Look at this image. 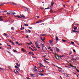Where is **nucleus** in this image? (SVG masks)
<instances>
[{"label": "nucleus", "mask_w": 79, "mask_h": 79, "mask_svg": "<svg viewBox=\"0 0 79 79\" xmlns=\"http://www.w3.org/2000/svg\"><path fill=\"white\" fill-rule=\"evenodd\" d=\"M8 53H10V51H6Z\"/></svg>", "instance_id": "nucleus-44"}, {"label": "nucleus", "mask_w": 79, "mask_h": 79, "mask_svg": "<svg viewBox=\"0 0 79 79\" xmlns=\"http://www.w3.org/2000/svg\"><path fill=\"white\" fill-rule=\"evenodd\" d=\"M32 58H36V57H34V56H32Z\"/></svg>", "instance_id": "nucleus-42"}, {"label": "nucleus", "mask_w": 79, "mask_h": 79, "mask_svg": "<svg viewBox=\"0 0 79 79\" xmlns=\"http://www.w3.org/2000/svg\"><path fill=\"white\" fill-rule=\"evenodd\" d=\"M18 71H19L18 69H15L14 70V72L15 74H17V73H18Z\"/></svg>", "instance_id": "nucleus-1"}, {"label": "nucleus", "mask_w": 79, "mask_h": 79, "mask_svg": "<svg viewBox=\"0 0 79 79\" xmlns=\"http://www.w3.org/2000/svg\"><path fill=\"white\" fill-rule=\"evenodd\" d=\"M75 69H76V70H77V72H79V71L78 70H77V68H75Z\"/></svg>", "instance_id": "nucleus-36"}, {"label": "nucleus", "mask_w": 79, "mask_h": 79, "mask_svg": "<svg viewBox=\"0 0 79 79\" xmlns=\"http://www.w3.org/2000/svg\"><path fill=\"white\" fill-rule=\"evenodd\" d=\"M41 40H42L43 42H45V41L44 40L42 39H41Z\"/></svg>", "instance_id": "nucleus-33"}, {"label": "nucleus", "mask_w": 79, "mask_h": 79, "mask_svg": "<svg viewBox=\"0 0 79 79\" xmlns=\"http://www.w3.org/2000/svg\"><path fill=\"white\" fill-rule=\"evenodd\" d=\"M57 68H58V69H62V68H61L60 67H57Z\"/></svg>", "instance_id": "nucleus-26"}, {"label": "nucleus", "mask_w": 79, "mask_h": 79, "mask_svg": "<svg viewBox=\"0 0 79 79\" xmlns=\"http://www.w3.org/2000/svg\"><path fill=\"white\" fill-rule=\"evenodd\" d=\"M14 52H15V53L16 52H18V51H16L15 50H14Z\"/></svg>", "instance_id": "nucleus-24"}, {"label": "nucleus", "mask_w": 79, "mask_h": 79, "mask_svg": "<svg viewBox=\"0 0 79 79\" xmlns=\"http://www.w3.org/2000/svg\"><path fill=\"white\" fill-rule=\"evenodd\" d=\"M71 54H72V52H70L69 54V55H71Z\"/></svg>", "instance_id": "nucleus-51"}, {"label": "nucleus", "mask_w": 79, "mask_h": 79, "mask_svg": "<svg viewBox=\"0 0 79 79\" xmlns=\"http://www.w3.org/2000/svg\"><path fill=\"white\" fill-rule=\"evenodd\" d=\"M49 42L50 44H52V41L50 40Z\"/></svg>", "instance_id": "nucleus-23"}, {"label": "nucleus", "mask_w": 79, "mask_h": 79, "mask_svg": "<svg viewBox=\"0 0 79 79\" xmlns=\"http://www.w3.org/2000/svg\"><path fill=\"white\" fill-rule=\"evenodd\" d=\"M24 25L25 26H28V24H25Z\"/></svg>", "instance_id": "nucleus-28"}, {"label": "nucleus", "mask_w": 79, "mask_h": 79, "mask_svg": "<svg viewBox=\"0 0 79 79\" xmlns=\"http://www.w3.org/2000/svg\"><path fill=\"white\" fill-rule=\"evenodd\" d=\"M51 5L50 7H52V6H53V4H54V2L52 1L51 3Z\"/></svg>", "instance_id": "nucleus-2"}, {"label": "nucleus", "mask_w": 79, "mask_h": 79, "mask_svg": "<svg viewBox=\"0 0 79 79\" xmlns=\"http://www.w3.org/2000/svg\"><path fill=\"white\" fill-rule=\"evenodd\" d=\"M71 59H72V60H74V58H72Z\"/></svg>", "instance_id": "nucleus-58"}, {"label": "nucleus", "mask_w": 79, "mask_h": 79, "mask_svg": "<svg viewBox=\"0 0 79 79\" xmlns=\"http://www.w3.org/2000/svg\"><path fill=\"white\" fill-rule=\"evenodd\" d=\"M18 18H21V17H20V16H19L18 15Z\"/></svg>", "instance_id": "nucleus-41"}, {"label": "nucleus", "mask_w": 79, "mask_h": 79, "mask_svg": "<svg viewBox=\"0 0 79 79\" xmlns=\"http://www.w3.org/2000/svg\"><path fill=\"white\" fill-rule=\"evenodd\" d=\"M25 32L26 33H28V31H27V30H26V29H25Z\"/></svg>", "instance_id": "nucleus-29"}, {"label": "nucleus", "mask_w": 79, "mask_h": 79, "mask_svg": "<svg viewBox=\"0 0 79 79\" xmlns=\"http://www.w3.org/2000/svg\"><path fill=\"white\" fill-rule=\"evenodd\" d=\"M46 56H46V55H45V56H43V57H44V58H45V57Z\"/></svg>", "instance_id": "nucleus-53"}, {"label": "nucleus", "mask_w": 79, "mask_h": 79, "mask_svg": "<svg viewBox=\"0 0 79 79\" xmlns=\"http://www.w3.org/2000/svg\"><path fill=\"white\" fill-rule=\"evenodd\" d=\"M51 48V47H49V48H48V49H50V48Z\"/></svg>", "instance_id": "nucleus-49"}, {"label": "nucleus", "mask_w": 79, "mask_h": 79, "mask_svg": "<svg viewBox=\"0 0 79 79\" xmlns=\"http://www.w3.org/2000/svg\"><path fill=\"white\" fill-rule=\"evenodd\" d=\"M63 73H64V74L65 76H66V77H68V75H67L66 74L64 73V72H63Z\"/></svg>", "instance_id": "nucleus-5"}, {"label": "nucleus", "mask_w": 79, "mask_h": 79, "mask_svg": "<svg viewBox=\"0 0 79 79\" xmlns=\"http://www.w3.org/2000/svg\"><path fill=\"white\" fill-rule=\"evenodd\" d=\"M11 29V30H14V28H13V27H12Z\"/></svg>", "instance_id": "nucleus-32"}, {"label": "nucleus", "mask_w": 79, "mask_h": 79, "mask_svg": "<svg viewBox=\"0 0 79 79\" xmlns=\"http://www.w3.org/2000/svg\"><path fill=\"white\" fill-rule=\"evenodd\" d=\"M43 39V40H45V37H44Z\"/></svg>", "instance_id": "nucleus-52"}, {"label": "nucleus", "mask_w": 79, "mask_h": 79, "mask_svg": "<svg viewBox=\"0 0 79 79\" xmlns=\"http://www.w3.org/2000/svg\"><path fill=\"white\" fill-rule=\"evenodd\" d=\"M56 56H55V57L56 58V60H57V57H56V56H58V55L56 54Z\"/></svg>", "instance_id": "nucleus-27"}, {"label": "nucleus", "mask_w": 79, "mask_h": 79, "mask_svg": "<svg viewBox=\"0 0 79 79\" xmlns=\"http://www.w3.org/2000/svg\"><path fill=\"white\" fill-rule=\"evenodd\" d=\"M40 73H42V71H39Z\"/></svg>", "instance_id": "nucleus-61"}, {"label": "nucleus", "mask_w": 79, "mask_h": 79, "mask_svg": "<svg viewBox=\"0 0 79 79\" xmlns=\"http://www.w3.org/2000/svg\"><path fill=\"white\" fill-rule=\"evenodd\" d=\"M10 42L12 43L13 45H14V43L13 42H12L11 41H10Z\"/></svg>", "instance_id": "nucleus-25"}, {"label": "nucleus", "mask_w": 79, "mask_h": 79, "mask_svg": "<svg viewBox=\"0 0 79 79\" xmlns=\"http://www.w3.org/2000/svg\"><path fill=\"white\" fill-rule=\"evenodd\" d=\"M18 15H15V17H16V18H18Z\"/></svg>", "instance_id": "nucleus-43"}, {"label": "nucleus", "mask_w": 79, "mask_h": 79, "mask_svg": "<svg viewBox=\"0 0 79 79\" xmlns=\"http://www.w3.org/2000/svg\"><path fill=\"white\" fill-rule=\"evenodd\" d=\"M2 18V16H0V19H1V20H0V21H3V19H1Z\"/></svg>", "instance_id": "nucleus-8"}, {"label": "nucleus", "mask_w": 79, "mask_h": 79, "mask_svg": "<svg viewBox=\"0 0 79 79\" xmlns=\"http://www.w3.org/2000/svg\"><path fill=\"white\" fill-rule=\"evenodd\" d=\"M18 66H20V64H19V65H18Z\"/></svg>", "instance_id": "nucleus-64"}, {"label": "nucleus", "mask_w": 79, "mask_h": 79, "mask_svg": "<svg viewBox=\"0 0 79 79\" xmlns=\"http://www.w3.org/2000/svg\"><path fill=\"white\" fill-rule=\"evenodd\" d=\"M15 68H17V69H18V68H19V67H17L16 66H15Z\"/></svg>", "instance_id": "nucleus-31"}, {"label": "nucleus", "mask_w": 79, "mask_h": 79, "mask_svg": "<svg viewBox=\"0 0 79 79\" xmlns=\"http://www.w3.org/2000/svg\"><path fill=\"white\" fill-rule=\"evenodd\" d=\"M28 28H29V29H32V27H28Z\"/></svg>", "instance_id": "nucleus-55"}, {"label": "nucleus", "mask_w": 79, "mask_h": 79, "mask_svg": "<svg viewBox=\"0 0 79 79\" xmlns=\"http://www.w3.org/2000/svg\"><path fill=\"white\" fill-rule=\"evenodd\" d=\"M44 61H45V62H47V61L45 60H44Z\"/></svg>", "instance_id": "nucleus-62"}, {"label": "nucleus", "mask_w": 79, "mask_h": 79, "mask_svg": "<svg viewBox=\"0 0 79 79\" xmlns=\"http://www.w3.org/2000/svg\"><path fill=\"white\" fill-rule=\"evenodd\" d=\"M16 65L18 66V63H17L16 64Z\"/></svg>", "instance_id": "nucleus-48"}, {"label": "nucleus", "mask_w": 79, "mask_h": 79, "mask_svg": "<svg viewBox=\"0 0 79 79\" xmlns=\"http://www.w3.org/2000/svg\"><path fill=\"white\" fill-rule=\"evenodd\" d=\"M45 34H42L41 35V36H44V35H45Z\"/></svg>", "instance_id": "nucleus-22"}, {"label": "nucleus", "mask_w": 79, "mask_h": 79, "mask_svg": "<svg viewBox=\"0 0 79 79\" xmlns=\"http://www.w3.org/2000/svg\"><path fill=\"white\" fill-rule=\"evenodd\" d=\"M4 12H6V11H1L0 10V13H4Z\"/></svg>", "instance_id": "nucleus-18"}, {"label": "nucleus", "mask_w": 79, "mask_h": 79, "mask_svg": "<svg viewBox=\"0 0 79 79\" xmlns=\"http://www.w3.org/2000/svg\"><path fill=\"white\" fill-rule=\"evenodd\" d=\"M36 23H39V21H37V22H36Z\"/></svg>", "instance_id": "nucleus-57"}, {"label": "nucleus", "mask_w": 79, "mask_h": 79, "mask_svg": "<svg viewBox=\"0 0 79 79\" xmlns=\"http://www.w3.org/2000/svg\"><path fill=\"white\" fill-rule=\"evenodd\" d=\"M30 75L33 76V77H35V76H35V74H30Z\"/></svg>", "instance_id": "nucleus-17"}, {"label": "nucleus", "mask_w": 79, "mask_h": 79, "mask_svg": "<svg viewBox=\"0 0 79 79\" xmlns=\"http://www.w3.org/2000/svg\"><path fill=\"white\" fill-rule=\"evenodd\" d=\"M31 52H29V53H28V54H31Z\"/></svg>", "instance_id": "nucleus-63"}, {"label": "nucleus", "mask_w": 79, "mask_h": 79, "mask_svg": "<svg viewBox=\"0 0 79 79\" xmlns=\"http://www.w3.org/2000/svg\"><path fill=\"white\" fill-rule=\"evenodd\" d=\"M31 50L32 51H33L34 52V50H33V49H32V48H31Z\"/></svg>", "instance_id": "nucleus-45"}, {"label": "nucleus", "mask_w": 79, "mask_h": 79, "mask_svg": "<svg viewBox=\"0 0 79 79\" xmlns=\"http://www.w3.org/2000/svg\"><path fill=\"white\" fill-rule=\"evenodd\" d=\"M62 41H63V42H67L66 40L64 39L62 40Z\"/></svg>", "instance_id": "nucleus-13"}, {"label": "nucleus", "mask_w": 79, "mask_h": 79, "mask_svg": "<svg viewBox=\"0 0 79 79\" xmlns=\"http://www.w3.org/2000/svg\"><path fill=\"white\" fill-rule=\"evenodd\" d=\"M13 13H14V11H13V10H11L10 11V13L11 15H12V14Z\"/></svg>", "instance_id": "nucleus-4"}, {"label": "nucleus", "mask_w": 79, "mask_h": 79, "mask_svg": "<svg viewBox=\"0 0 79 79\" xmlns=\"http://www.w3.org/2000/svg\"><path fill=\"white\" fill-rule=\"evenodd\" d=\"M24 9H25V10H26L27 11H28V9H27V8L25 7H24Z\"/></svg>", "instance_id": "nucleus-16"}, {"label": "nucleus", "mask_w": 79, "mask_h": 79, "mask_svg": "<svg viewBox=\"0 0 79 79\" xmlns=\"http://www.w3.org/2000/svg\"><path fill=\"white\" fill-rule=\"evenodd\" d=\"M31 47H32V48H35V47H33V46H31Z\"/></svg>", "instance_id": "nucleus-54"}, {"label": "nucleus", "mask_w": 79, "mask_h": 79, "mask_svg": "<svg viewBox=\"0 0 79 79\" xmlns=\"http://www.w3.org/2000/svg\"><path fill=\"white\" fill-rule=\"evenodd\" d=\"M13 15H16V13L15 12L13 13Z\"/></svg>", "instance_id": "nucleus-39"}, {"label": "nucleus", "mask_w": 79, "mask_h": 79, "mask_svg": "<svg viewBox=\"0 0 79 79\" xmlns=\"http://www.w3.org/2000/svg\"><path fill=\"white\" fill-rule=\"evenodd\" d=\"M11 3V4H13V5H15V6L17 5V4H15L13 2H12Z\"/></svg>", "instance_id": "nucleus-11"}, {"label": "nucleus", "mask_w": 79, "mask_h": 79, "mask_svg": "<svg viewBox=\"0 0 79 79\" xmlns=\"http://www.w3.org/2000/svg\"><path fill=\"white\" fill-rule=\"evenodd\" d=\"M63 56H64L62 55V56H60V58H61L62 57H63Z\"/></svg>", "instance_id": "nucleus-35"}, {"label": "nucleus", "mask_w": 79, "mask_h": 79, "mask_svg": "<svg viewBox=\"0 0 79 79\" xmlns=\"http://www.w3.org/2000/svg\"><path fill=\"white\" fill-rule=\"evenodd\" d=\"M20 16L21 17V18H25V16H24V15H23V16L21 15Z\"/></svg>", "instance_id": "nucleus-9"}, {"label": "nucleus", "mask_w": 79, "mask_h": 79, "mask_svg": "<svg viewBox=\"0 0 79 79\" xmlns=\"http://www.w3.org/2000/svg\"><path fill=\"white\" fill-rule=\"evenodd\" d=\"M33 70H34L35 71H37V69H35V68H33Z\"/></svg>", "instance_id": "nucleus-6"}, {"label": "nucleus", "mask_w": 79, "mask_h": 79, "mask_svg": "<svg viewBox=\"0 0 79 79\" xmlns=\"http://www.w3.org/2000/svg\"><path fill=\"white\" fill-rule=\"evenodd\" d=\"M72 32H73H73H77V31H75V30H72Z\"/></svg>", "instance_id": "nucleus-12"}, {"label": "nucleus", "mask_w": 79, "mask_h": 79, "mask_svg": "<svg viewBox=\"0 0 79 79\" xmlns=\"http://www.w3.org/2000/svg\"><path fill=\"white\" fill-rule=\"evenodd\" d=\"M35 44L36 45V46H37L38 45V43L37 42H35Z\"/></svg>", "instance_id": "nucleus-15"}, {"label": "nucleus", "mask_w": 79, "mask_h": 79, "mask_svg": "<svg viewBox=\"0 0 79 79\" xmlns=\"http://www.w3.org/2000/svg\"><path fill=\"white\" fill-rule=\"evenodd\" d=\"M73 51L74 52H76V50H75V49H73Z\"/></svg>", "instance_id": "nucleus-40"}, {"label": "nucleus", "mask_w": 79, "mask_h": 79, "mask_svg": "<svg viewBox=\"0 0 79 79\" xmlns=\"http://www.w3.org/2000/svg\"><path fill=\"white\" fill-rule=\"evenodd\" d=\"M28 32H29V33H31V31H30V30H28Z\"/></svg>", "instance_id": "nucleus-38"}, {"label": "nucleus", "mask_w": 79, "mask_h": 79, "mask_svg": "<svg viewBox=\"0 0 79 79\" xmlns=\"http://www.w3.org/2000/svg\"><path fill=\"white\" fill-rule=\"evenodd\" d=\"M42 21V20H40V21H39V23L40 22H41V21Z\"/></svg>", "instance_id": "nucleus-50"}, {"label": "nucleus", "mask_w": 79, "mask_h": 79, "mask_svg": "<svg viewBox=\"0 0 79 79\" xmlns=\"http://www.w3.org/2000/svg\"><path fill=\"white\" fill-rule=\"evenodd\" d=\"M21 50H22V51L23 52H25V51H24V49L23 48H22V49Z\"/></svg>", "instance_id": "nucleus-19"}, {"label": "nucleus", "mask_w": 79, "mask_h": 79, "mask_svg": "<svg viewBox=\"0 0 79 79\" xmlns=\"http://www.w3.org/2000/svg\"><path fill=\"white\" fill-rule=\"evenodd\" d=\"M71 44H74V42H71Z\"/></svg>", "instance_id": "nucleus-34"}, {"label": "nucleus", "mask_w": 79, "mask_h": 79, "mask_svg": "<svg viewBox=\"0 0 79 79\" xmlns=\"http://www.w3.org/2000/svg\"><path fill=\"white\" fill-rule=\"evenodd\" d=\"M70 66H71V67H73V65H72V64H71L70 65Z\"/></svg>", "instance_id": "nucleus-59"}, {"label": "nucleus", "mask_w": 79, "mask_h": 79, "mask_svg": "<svg viewBox=\"0 0 79 79\" xmlns=\"http://www.w3.org/2000/svg\"><path fill=\"white\" fill-rule=\"evenodd\" d=\"M26 38H29V35H27V36H26Z\"/></svg>", "instance_id": "nucleus-46"}, {"label": "nucleus", "mask_w": 79, "mask_h": 79, "mask_svg": "<svg viewBox=\"0 0 79 79\" xmlns=\"http://www.w3.org/2000/svg\"><path fill=\"white\" fill-rule=\"evenodd\" d=\"M4 35L5 36H6V37H7L8 36V35L7 34H6V33H4Z\"/></svg>", "instance_id": "nucleus-21"}, {"label": "nucleus", "mask_w": 79, "mask_h": 79, "mask_svg": "<svg viewBox=\"0 0 79 79\" xmlns=\"http://www.w3.org/2000/svg\"><path fill=\"white\" fill-rule=\"evenodd\" d=\"M56 50L57 52H60V50H59V48H58L56 47Z\"/></svg>", "instance_id": "nucleus-3"}, {"label": "nucleus", "mask_w": 79, "mask_h": 79, "mask_svg": "<svg viewBox=\"0 0 79 79\" xmlns=\"http://www.w3.org/2000/svg\"><path fill=\"white\" fill-rule=\"evenodd\" d=\"M56 40H58V37H57V36L56 37Z\"/></svg>", "instance_id": "nucleus-14"}, {"label": "nucleus", "mask_w": 79, "mask_h": 79, "mask_svg": "<svg viewBox=\"0 0 79 79\" xmlns=\"http://www.w3.org/2000/svg\"><path fill=\"white\" fill-rule=\"evenodd\" d=\"M2 5H5V3H3V4H2V3H0V6H2Z\"/></svg>", "instance_id": "nucleus-30"}, {"label": "nucleus", "mask_w": 79, "mask_h": 79, "mask_svg": "<svg viewBox=\"0 0 79 79\" xmlns=\"http://www.w3.org/2000/svg\"><path fill=\"white\" fill-rule=\"evenodd\" d=\"M46 9H50V8H49V7H48L46 8Z\"/></svg>", "instance_id": "nucleus-60"}, {"label": "nucleus", "mask_w": 79, "mask_h": 79, "mask_svg": "<svg viewBox=\"0 0 79 79\" xmlns=\"http://www.w3.org/2000/svg\"><path fill=\"white\" fill-rule=\"evenodd\" d=\"M7 15H10V13H7Z\"/></svg>", "instance_id": "nucleus-47"}, {"label": "nucleus", "mask_w": 79, "mask_h": 79, "mask_svg": "<svg viewBox=\"0 0 79 79\" xmlns=\"http://www.w3.org/2000/svg\"><path fill=\"white\" fill-rule=\"evenodd\" d=\"M15 43L16 44H18L19 45H20V44H19V43L18 42H15Z\"/></svg>", "instance_id": "nucleus-20"}, {"label": "nucleus", "mask_w": 79, "mask_h": 79, "mask_svg": "<svg viewBox=\"0 0 79 79\" xmlns=\"http://www.w3.org/2000/svg\"><path fill=\"white\" fill-rule=\"evenodd\" d=\"M38 74L39 75H40V76H44V74L43 73H38Z\"/></svg>", "instance_id": "nucleus-10"}, {"label": "nucleus", "mask_w": 79, "mask_h": 79, "mask_svg": "<svg viewBox=\"0 0 79 79\" xmlns=\"http://www.w3.org/2000/svg\"><path fill=\"white\" fill-rule=\"evenodd\" d=\"M77 28L76 27L74 26L73 27V29H74V30H77Z\"/></svg>", "instance_id": "nucleus-7"}, {"label": "nucleus", "mask_w": 79, "mask_h": 79, "mask_svg": "<svg viewBox=\"0 0 79 79\" xmlns=\"http://www.w3.org/2000/svg\"><path fill=\"white\" fill-rule=\"evenodd\" d=\"M50 11H51V12H53V10H52V9H51Z\"/></svg>", "instance_id": "nucleus-37"}, {"label": "nucleus", "mask_w": 79, "mask_h": 79, "mask_svg": "<svg viewBox=\"0 0 79 79\" xmlns=\"http://www.w3.org/2000/svg\"><path fill=\"white\" fill-rule=\"evenodd\" d=\"M45 59L46 60H48V59H47L46 58H45Z\"/></svg>", "instance_id": "nucleus-56"}]
</instances>
